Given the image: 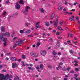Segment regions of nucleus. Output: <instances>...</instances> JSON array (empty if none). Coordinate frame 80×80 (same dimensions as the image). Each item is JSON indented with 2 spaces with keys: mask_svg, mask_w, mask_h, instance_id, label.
<instances>
[{
  "mask_svg": "<svg viewBox=\"0 0 80 80\" xmlns=\"http://www.w3.org/2000/svg\"><path fill=\"white\" fill-rule=\"evenodd\" d=\"M6 78L8 79L9 78L10 75H9V74H7L4 77V75L2 74H0V80H5V79H6Z\"/></svg>",
  "mask_w": 80,
  "mask_h": 80,
  "instance_id": "1",
  "label": "nucleus"
},
{
  "mask_svg": "<svg viewBox=\"0 0 80 80\" xmlns=\"http://www.w3.org/2000/svg\"><path fill=\"white\" fill-rule=\"evenodd\" d=\"M30 8L29 6H26L25 7V10L23 11V13L24 15H27L28 10L30 9Z\"/></svg>",
  "mask_w": 80,
  "mask_h": 80,
  "instance_id": "2",
  "label": "nucleus"
},
{
  "mask_svg": "<svg viewBox=\"0 0 80 80\" xmlns=\"http://www.w3.org/2000/svg\"><path fill=\"white\" fill-rule=\"evenodd\" d=\"M30 54L31 56H32V57H38V54L33 52H31Z\"/></svg>",
  "mask_w": 80,
  "mask_h": 80,
  "instance_id": "3",
  "label": "nucleus"
},
{
  "mask_svg": "<svg viewBox=\"0 0 80 80\" xmlns=\"http://www.w3.org/2000/svg\"><path fill=\"white\" fill-rule=\"evenodd\" d=\"M16 43L19 45H22L23 44V41L19 40H18V42H17Z\"/></svg>",
  "mask_w": 80,
  "mask_h": 80,
  "instance_id": "4",
  "label": "nucleus"
},
{
  "mask_svg": "<svg viewBox=\"0 0 80 80\" xmlns=\"http://www.w3.org/2000/svg\"><path fill=\"white\" fill-rule=\"evenodd\" d=\"M1 35H3L4 36H6V37H9L10 36V34L8 32H6V33H2Z\"/></svg>",
  "mask_w": 80,
  "mask_h": 80,
  "instance_id": "5",
  "label": "nucleus"
},
{
  "mask_svg": "<svg viewBox=\"0 0 80 80\" xmlns=\"http://www.w3.org/2000/svg\"><path fill=\"white\" fill-rule=\"evenodd\" d=\"M3 35H2V34H1L0 35V39L1 40H2V41H3V40H5V39H7V38H3Z\"/></svg>",
  "mask_w": 80,
  "mask_h": 80,
  "instance_id": "6",
  "label": "nucleus"
},
{
  "mask_svg": "<svg viewBox=\"0 0 80 80\" xmlns=\"http://www.w3.org/2000/svg\"><path fill=\"white\" fill-rule=\"evenodd\" d=\"M16 8L18 10H19L20 8V5L18 4V3H16Z\"/></svg>",
  "mask_w": 80,
  "mask_h": 80,
  "instance_id": "7",
  "label": "nucleus"
},
{
  "mask_svg": "<svg viewBox=\"0 0 80 80\" xmlns=\"http://www.w3.org/2000/svg\"><path fill=\"white\" fill-rule=\"evenodd\" d=\"M46 51H42L41 52V55L43 56H44L46 55Z\"/></svg>",
  "mask_w": 80,
  "mask_h": 80,
  "instance_id": "8",
  "label": "nucleus"
},
{
  "mask_svg": "<svg viewBox=\"0 0 80 80\" xmlns=\"http://www.w3.org/2000/svg\"><path fill=\"white\" fill-rule=\"evenodd\" d=\"M17 67V63H13L12 64V68H15L16 67Z\"/></svg>",
  "mask_w": 80,
  "mask_h": 80,
  "instance_id": "9",
  "label": "nucleus"
},
{
  "mask_svg": "<svg viewBox=\"0 0 80 80\" xmlns=\"http://www.w3.org/2000/svg\"><path fill=\"white\" fill-rule=\"evenodd\" d=\"M52 53L53 54V55H54L55 56H54V57H55V58H57V56H56V55L57 54V53L56 52H55V50H54L52 52Z\"/></svg>",
  "mask_w": 80,
  "mask_h": 80,
  "instance_id": "10",
  "label": "nucleus"
},
{
  "mask_svg": "<svg viewBox=\"0 0 80 80\" xmlns=\"http://www.w3.org/2000/svg\"><path fill=\"white\" fill-rule=\"evenodd\" d=\"M55 17V13H52L50 16V19H52Z\"/></svg>",
  "mask_w": 80,
  "mask_h": 80,
  "instance_id": "11",
  "label": "nucleus"
},
{
  "mask_svg": "<svg viewBox=\"0 0 80 80\" xmlns=\"http://www.w3.org/2000/svg\"><path fill=\"white\" fill-rule=\"evenodd\" d=\"M11 60H12V61L16 62V61H17V58L14 57H12L11 58Z\"/></svg>",
  "mask_w": 80,
  "mask_h": 80,
  "instance_id": "12",
  "label": "nucleus"
},
{
  "mask_svg": "<svg viewBox=\"0 0 80 80\" xmlns=\"http://www.w3.org/2000/svg\"><path fill=\"white\" fill-rule=\"evenodd\" d=\"M30 32H31V30H28L25 32V33L26 35H28V33H30Z\"/></svg>",
  "mask_w": 80,
  "mask_h": 80,
  "instance_id": "13",
  "label": "nucleus"
},
{
  "mask_svg": "<svg viewBox=\"0 0 80 80\" xmlns=\"http://www.w3.org/2000/svg\"><path fill=\"white\" fill-rule=\"evenodd\" d=\"M7 39H5L4 40H3L4 43V46H6L7 45Z\"/></svg>",
  "mask_w": 80,
  "mask_h": 80,
  "instance_id": "14",
  "label": "nucleus"
},
{
  "mask_svg": "<svg viewBox=\"0 0 80 80\" xmlns=\"http://www.w3.org/2000/svg\"><path fill=\"white\" fill-rule=\"evenodd\" d=\"M39 23H40V22H38L36 23V28H38V26H39Z\"/></svg>",
  "mask_w": 80,
  "mask_h": 80,
  "instance_id": "15",
  "label": "nucleus"
},
{
  "mask_svg": "<svg viewBox=\"0 0 80 80\" xmlns=\"http://www.w3.org/2000/svg\"><path fill=\"white\" fill-rule=\"evenodd\" d=\"M1 31L2 32H5V27L4 26L1 27Z\"/></svg>",
  "mask_w": 80,
  "mask_h": 80,
  "instance_id": "16",
  "label": "nucleus"
},
{
  "mask_svg": "<svg viewBox=\"0 0 80 80\" xmlns=\"http://www.w3.org/2000/svg\"><path fill=\"white\" fill-rule=\"evenodd\" d=\"M39 10H40V11H41V13H44V10L43 9V8H40L39 9Z\"/></svg>",
  "mask_w": 80,
  "mask_h": 80,
  "instance_id": "17",
  "label": "nucleus"
},
{
  "mask_svg": "<svg viewBox=\"0 0 80 80\" xmlns=\"http://www.w3.org/2000/svg\"><path fill=\"white\" fill-rule=\"evenodd\" d=\"M28 68L29 69V70H32V71H33L34 70H35V68H31V67H28Z\"/></svg>",
  "mask_w": 80,
  "mask_h": 80,
  "instance_id": "18",
  "label": "nucleus"
},
{
  "mask_svg": "<svg viewBox=\"0 0 80 80\" xmlns=\"http://www.w3.org/2000/svg\"><path fill=\"white\" fill-rule=\"evenodd\" d=\"M20 4H22V5H23L24 4V2H23V0H20L19 2Z\"/></svg>",
  "mask_w": 80,
  "mask_h": 80,
  "instance_id": "19",
  "label": "nucleus"
},
{
  "mask_svg": "<svg viewBox=\"0 0 80 80\" xmlns=\"http://www.w3.org/2000/svg\"><path fill=\"white\" fill-rule=\"evenodd\" d=\"M57 23H58L57 22H55L54 24V27H57Z\"/></svg>",
  "mask_w": 80,
  "mask_h": 80,
  "instance_id": "20",
  "label": "nucleus"
},
{
  "mask_svg": "<svg viewBox=\"0 0 80 80\" xmlns=\"http://www.w3.org/2000/svg\"><path fill=\"white\" fill-rule=\"evenodd\" d=\"M60 46V43H57L56 45V47H57V48H58Z\"/></svg>",
  "mask_w": 80,
  "mask_h": 80,
  "instance_id": "21",
  "label": "nucleus"
},
{
  "mask_svg": "<svg viewBox=\"0 0 80 80\" xmlns=\"http://www.w3.org/2000/svg\"><path fill=\"white\" fill-rule=\"evenodd\" d=\"M36 68L37 69L38 72H41L40 70V69H39L40 67H39L37 66Z\"/></svg>",
  "mask_w": 80,
  "mask_h": 80,
  "instance_id": "22",
  "label": "nucleus"
},
{
  "mask_svg": "<svg viewBox=\"0 0 80 80\" xmlns=\"http://www.w3.org/2000/svg\"><path fill=\"white\" fill-rule=\"evenodd\" d=\"M45 23L46 26H48L50 25V24H49V22H45Z\"/></svg>",
  "mask_w": 80,
  "mask_h": 80,
  "instance_id": "23",
  "label": "nucleus"
},
{
  "mask_svg": "<svg viewBox=\"0 0 80 80\" xmlns=\"http://www.w3.org/2000/svg\"><path fill=\"white\" fill-rule=\"evenodd\" d=\"M30 24L26 22L25 23V26H29V25H30Z\"/></svg>",
  "mask_w": 80,
  "mask_h": 80,
  "instance_id": "24",
  "label": "nucleus"
},
{
  "mask_svg": "<svg viewBox=\"0 0 80 80\" xmlns=\"http://www.w3.org/2000/svg\"><path fill=\"white\" fill-rule=\"evenodd\" d=\"M62 70L63 71H67V69L65 68H62Z\"/></svg>",
  "mask_w": 80,
  "mask_h": 80,
  "instance_id": "25",
  "label": "nucleus"
},
{
  "mask_svg": "<svg viewBox=\"0 0 80 80\" xmlns=\"http://www.w3.org/2000/svg\"><path fill=\"white\" fill-rule=\"evenodd\" d=\"M58 10H62V7L61 6L59 7Z\"/></svg>",
  "mask_w": 80,
  "mask_h": 80,
  "instance_id": "26",
  "label": "nucleus"
},
{
  "mask_svg": "<svg viewBox=\"0 0 80 80\" xmlns=\"http://www.w3.org/2000/svg\"><path fill=\"white\" fill-rule=\"evenodd\" d=\"M40 67L41 68H43V65L42 64H41L40 66Z\"/></svg>",
  "mask_w": 80,
  "mask_h": 80,
  "instance_id": "27",
  "label": "nucleus"
},
{
  "mask_svg": "<svg viewBox=\"0 0 80 80\" xmlns=\"http://www.w3.org/2000/svg\"><path fill=\"white\" fill-rule=\"evenodd\" d=\"M24 31H25V30L24 29H23V30H21L20 31V33H23Z\"/></svg>",
  "mask_w": 80,
  "mask_h": 80,
  "instance_id": "28",
  "label": "nucleus"
},
{
  "mask_svg": "<svg viewBox=\"0 0 80 80\" xmlns=\"http://www.w3.org/2000/svg\"><path fill=\"white\" fill-rule=\"evenodd\" d=\"M70 53L71 54H73V53H74V52H73V51H72V50L71 49L69 51Z\"/></svg>",
  "mask_w": 80,
  "mask_h": 80,
  "instance_id": "29",
  "label": "nucleus"
},
{
  "mask_svg": "<svg viewBox=\"0 0 80 80\" xmlns=\"http://www.w3.org/2000/svg\"><path fill=\"white\" fill-rule=\"evenodd\" d=\"M22 58H23V59H25V58H26V57H25V55H22Z\"/></svg>",
  "mask_w": 80,
  "mask_h": 80,
  "instance_id": "30",
  "label": "nucleus"
},
{
  "mask_svg": "<svg viewBox=\"0 0 80 80\" xmlns=\"http://www.w3.org/2000/svg\"><path fill=\"white\" fill-rule=\"evenodd\" d=\"M63 23L62 22H61V21H60L59 24L61 26H62L63 25Z\"/></svg>",
  "mask_w": 80,
  "mask_h": 80,
  "instance_id": "31",
  "label": "nucleus"
},
{
  "mask_svg": "<svg viewBox=\"0 0 80 80\" xmlns=\"http://www.w3.org/2000/svg\"><path fill=\"white\" fill-rule=\"evenodd\" d=\"M22 66H23V67H25V64H24V62H23V61H22Z\"/></svg>",
  "mask_w": 80,
  "mask_h": 80,
  "instance_id": "32",
  "label": "nucleus"
},
{
  "mask_svg": "<svg viewBox=\"0 0 80 80\" xmlns=\"http://www.w3.org/2000/svg\"><path fill=\"white\" fill-rule=\"evenodd\" d=\"M69 20H71V21H74V20L71 18H69Z\"/></svg>",
  "mask_w": 80,
  "mask_h": 80,
  "instance_id": "33",
  "label": "nucleus"
},
{
  "mask_svg": "<svg viewBox=\"0 0 80 80\" xmlns=\"http://www.w3.org/2000/svg\"><path fill=\"white\" fill-rule=\"evenodd\" d=\"M11 18H12V16H9L8 18V20H10Z\"/></svg>",
  "mask_w": 80,
  "mask_h": 80,
  "instance_id": "34",
  "label": "nucleus"
},
{
  "mask_svg": "<svg viewBox=\"0 0 80 80\" xmlns=\"http://www.w3.org/2000/svg\"><path fill=\"white\" fill-rule=\"evenodd\" d=\"M40 42H38L37 43V46L38 47H39V46H40Z\"/></svg>",
  "mask_w": 80,
  "mask_h": 80,
  "instance_id": "35",
  "label": "nucleus"
},
{
  "mask_svg": "<svg viewBox=\"0 0 80 80\" xmlns=\"http://www.w3.org/2000/svg\"><path fill=\"white\" fill-rule=\"evenodd\" d=\"M33 35H28V37L30 38V37H33Z\"/></svg>",
  "mask_w": 80,
  "mask_h": 80,
  "instance_id": "36",
  "label": "nucleus"
},
{
  "mask_svg": "<svg viewBox=\"0 0 80 80\" xmlns=\"http://www.w3.org/2000/svg\"><path fill=\"white\" fill-rule=\"evenodd\" d=\"M61 27L60 26H58V30H60V29H61Z\"/></svg>",
  "mask_w": 80,
  "mask_h": 80,
  "instance_id": "37",
  "label": "nucleus"
},
{
  "mask_svg": "<svg viewBox=\"0 0 80 80\" xmlns=\"http://www.w3.org/2000/svg\"><path fill=\"white\" fill-rule=\"evenodd\" d=\"M49 41L51 42H53V39H52V38H51L49 39Z\"/></svg>",
  "mask_w": 80,
  "mask_h": 80,
  "instance_id": "38",
  "label": "nucleus"
},
{
  "mask_svg": "<svg viewBox=\"0 0 80 80\" xmlns=\"http://www.w3.org/2000/svg\"><path fill=\"white\" fill-rule=\"evenodd\" d=\"M76 20L78 21V20H79V18H78V16L76 17Z\"/></svg>",
  "mask_w": 80,
  "mask_h": 80,
  "instance_id": "39",
  "label": "nucleus"
},
{
  "mask_svg": "<svg viewBox=\"0 0 80 80\" xmlns=\"http://www.w3.org/2000/svg\"><path fill=\"white\" fill-rule=\"evenodd\" d=\"M78 23L80 26V21L79 20L78 21Z\"/></svg>",
  "mask_w": 80,
  "mask_h": 80,
  "instance_id": "40",
  "label": "nucleus"
},
{
  "mask_svg": "<svg viewBox=\"0 0 80 80\" xmlns=\"http://www.w3.org/2000/svg\"><path fill=\"white\" fill-rule=\"evenodd\" d=\"M5 60H6L8 61L9 60V58H8L6 57L5 58Z\"/></svg>",
  "mask_w": 80,
  "mask_h": 80,
  "instance_id": "41",
  "label": "nucleus"
},
{
  "mask_svg": "<svg viewBox=\"0 0 80 80\" xmlns=\"http://www.w3.org/2000/svg\"><path fill=\"white\" fill-rule=\"evenodd\" d=\"M52 66H50V65H48V68H52Z\"/></svg>",
  "mask_w": 80,
  "mask_h": 80,
  "instance_id": "42",
  "label": "nucleus"
},
{
  "mask_svg": "<svg viewBox=\"0 0 80 80\" xmlns=\"http://www.w3.org/2000/svg\"><path fill=\"white\" fill-rule=\"evenodd\" d=\"M58 55H62V53L61 52H59L58 53Z\"/></svg>",
  "mask_w": 80,
  "mask_h": 80,
  "instance_id": "43",
  "label": "nucleus"
},
{
  "mask_svg": "<svg viewBox=\"0 0 80 80\" xmlns=\"http://www.w3.org/2000/svg\"><path fill=\"white\" fill-rule=\"evenodd\" d=\"M71 73H74V71L73 70H72L70 71Z\"/></svg>",
  "mask_w": 80,
  "mask_h": 80,
  "instance_id": "44",
  "label": "nucleus"
},
{
  "mask_svg": "<svg viewBox=\"0 0 80 80\" xmlns=\"http://www.w3.org/2000/svg\"><path fill=\"white\" fill-rule=\"evenodd\" d=\"M56 35H60V32H57L56 33Z\"/></svg>",
  "mask_w": 80,
  "mask_h": 80,
  "instance_id": "45",
  "label": "nucleus"
},
{
  "mask_svg": "<svg viewBox=\"0 0 80 80\" xmlns=\"http://www.w3.org/2000/svg\"><path fill=\"white\" fill-rule=\"evenodd\" d=\"M75 70L76 71V72H77V71H78V68H76L75 69Z\"/></svg>",
  "mask_w": 80,
  "mask_h": 80,
  "instance_id": "46",
  "label": "nucleus"
},
{
  "mask_svg": "<svg viewBox=\"0 0 80 80\" xmlns=\"http://www.w3.org/2000/svg\"><path fill=\"white\" fill-rule=\"evenodd\" d=\"M56 70H60V68L58 67H57L56 68Z\"/></svg>",
  "mask_w": 80,
  "mask_h": 80,
  "instance_id": "47",
  "label": "nucleus"
},
{
  "mask_svg": "<svg viewBox=\"0 0 80 80\" xmlns=\"http://www.w3.org/2000/svg\"><path fill=\"white\" fill-rule=\"evenodd\" d=\"M70 69V68L69 67L67 69V70H68V71H69Z\"/></svg>",
  "mask_w": 80,
  "mask_h": 80,
  "instance_id": "48",
  "label": "nucleus"
},
{
  "mask_svg": "<svg viewBox=\"0 0 80 80\" xmlns=\"http://www.w3.org/2000/svg\"><path fill=\"white\" fill-rule=\"evenodd\" d=\"M9 3V1L8 0V1H6V4H7V3Z\"/></svg>",
  "mask_w": 80,
  "mask_h": 80,
  "instance_id": "49",
  "label": "nucleus"
},
{
  "mask_svg": "<svg viewBox=\"0 0 80 80\" xmlns=\"http://www.w3.org/2000/svg\"><path fill=\"white\" fill-rule=\"evenodd\" d=\"M3 67V66L2 65H0V68L2 69V67Z\"/></svg>",
  "mask_w": 80,
  "mask_h": 80,
  "instance_id": "50",
  "label": "nucleus"
},
{
  "mask_svg": "<svg viewBox=\"0 0 80 80\" xmlns=\"http://www.w3.org/2000/svg\"><path fill=\"white\" fill-rule=\"evenodd\" d=\"M6 13H7V12H4L3 13V15H5Z\"/></svg>",
  "mask_w": 80,
  "mask_h": 80,
  "instance_id": "51",
  "label": "nucleus"
},
{
  "mask_svg": "<svg viewBox=\"0 0 80 80\" xmlns=\"http://www.w3.org/2000/svg\"><path fill=\"white\" fill-rule=\"evenodd\" d=\"M71 11H72V12H75V9H72L71 10Z\"/></svg>",
  "mask_w": 80,
  "mask_h": 80,
  "instance_id": "52",
  "label": "nucleus"
},
{
  "mask_svg": "<svg viewBox=\"0 0 80 80\" xmlns=\"http://www.w3.org/2000/svg\"><path fill=\"white\" fill-rule=\"evenodd\" d=\"M59 64L61 65H63V63H62V62H60L59 63Z\"/></svg>",
  "mask_w": 80,
  "mask_h": 80,
  "instance_id": "53",
  "label": "nucleus"
},
{
  "mask_svg": "<svg viewBox=\"0 0 80 80\" xmlns=\"http://www.w3.org/2000/svg\"><path fill=\"white\" fill-rule=\"evenodd\" d=\"M65 77L66 78H68V75H65Z\"/></svg>",
  "mask_w": 80,
  "mask_h": 80,
  "instance_id": "54",
  "label": "nucleus"
},
{
  "mask_svg": "<svg viewBox=\"0 0 80 80\" xmlns=\"http://www.w3.org/2000/svg\"><path fill=\"white\" fill-rule=\"evenodd\" d=\"M17 44H16L15 46H14L13 47V48H15V47H17Z\"/></svg>",
  "mask_w": 80,
  "mask_h": 80,
  "instance_id": "55",
  "label": "nucleus"
},
{
  "mask_svg": "<svg viewBox=\"0 0 80 80\" xmlns=\"http://www.w3.org/2000/svg\"><path fill=\"white\" fill-rule=\"evenodd\" d=\"M58 39H62V38L60 37H58Z\"/></svg>",
  "mask_w": 80,
  "mask_h": 80,
  "instance_id": "56",
  "label": "nucleus"
},
{
  "mask_svg": "<svg viewBox=\"0 0 80 80\" xmlns=\"http://www.w3.org/2000/svg\"><path fill=\"white\" fill-rule=\"evenodd\" d=\"M53 32L54 33H55V32H56V30H53Z\"/></svg>",
  "mask_w": 80,
  "mask_h": 80,
  "instance_id": "57",
  "label": "nucleus"
},
{
  "mask_svg": "<svg viewBox=\"0 0 80 80\" xmlns=\"http://www.w3.org/2000/svg\"><path fill=\"white\" fill-rule=\"evenodd\" d=\"M12 33H13V35H14V34H15V31H12Z\"/></svg>",
  "mask_w": 80,
  "mask_h": 80,
  "instance_id": "58",
  "label": "nucleus"
},
{
  "mask_svg": "<svg viewBox=\"0 0 80 80\" xmlns=\"http://www.w3.org/2000/svg\"><path fill=\"white\" fill-rule=\"evenodd\" d=\"M75 66H78V64L77 63H75L74 64Z\"/></svg>",
  "mask_w": 80,
  "mask_h": 80,
  "instance_id": "59",
  "label": "nucleus"
},
{
  "mask_svg": "<svg viewBox=\"0 0 80 80\" xmlns=\"http://www.w3.org/2000/svg\"><path fill=\"white\" fill-rule=\"evenodd\" d=\"M16 77L18 80H20V78H19V77H18V76H17Z\"/></svg>",
  "mask_w": 80,
  "mask_h": 80,
  "instance_id": "60",
  "label": "nucleus"
},
{
  "mask_svg": "<svg viewBox=\"0 0 80 80\" xmlns=\"http://www.w3.org/2000/svg\"><path fill=\"white\" fill-rule=\"evenodd\" d=\"M56 19H58V17L57 16H56L55 17Z\"/></svg>",
  "mask_w": 80,
  "mask_h": 80,
  "instance_id": "61",
  "label": "nucleus"
},
{
  "mask_svg": "<svg viewBox=\"0 0 80 80\" xmlns=\"http://www.w3.org/2000/svg\"><path fill=\"white\" fill-rule=\"evenodd\" d=\"M69 35H70V37H71V38L73 37V36H72V34H69Z\"/></svg>",
  "mask_w": 80,
  "mask_h": 80,
  "instance_id": "62",
  "label": "nucleus"
},
{
  "mask_svg": "<svg viewBox=\"0 0 80 80\" xmlns=\"http://www.w3.org/2000/svg\"><path fill=\"white\" fill-rule=\"evenodd\" d=\"M16 39H17V37H15L14 38H13V40H15Z\"/></svg>",
  "mask_w": 80,
  "mask_h": 80,
  "instance_id": "63",
  "label": "nucleus"
},
{
  "mask_svg": "<svg viewBox=\"0 0 80 80\" xmlns=\"http://www.w3.org/2000/svg\"><path fill=\"white\" fill-rule=\"evenodd\" d=\"M10 55V53H8L7 54V55L8 56V55Z\"/></svg>",
  "mask_w": 80,
  "mask_h": 80,
  "instance_id": "64",
  "label": "nucleus"
}]
</instances>
